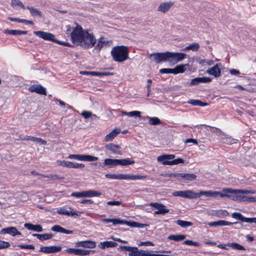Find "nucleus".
Masks as SVG:
<instances>
[{
	"mask_svg": "<svg viewBox=\"0 0 256 256\" xmlns=\"http://www.w3.org/2000/svg\"><path fill=\"white\" fill-rule=\"evenodd\" d=\"M66 32L70 33L72 42L84 48H92L96 43V38L93 33L89 32L87 30H84L82 27L77 24L74 28L70 26H66Z\"/></svg>",
	"mask_w": 256,
	"mask_h": 256,
	"instance_id": "obj_1",
	"label": "nucleus"
},
{
	"mask_svg": "<svg viewBox=\"0 0 256 256\" xmlns=\"http://www.w3.org/2000/svg\"><path fill=\"white\" fill-rule=\"evenodd\" d=\"M186 54L181 52H157L150 54L148 58L156 64L162 62H168L175 64L182 60L186 56Z\"/></svg>",
	"mask_w": 256,
	"mask_h": 256,
	"instance_id": "obj_2",
	"label": "nucleus"
},
{
	"mask_svg": "<svg viewBox=\"0 0 256 256\" xmlns=\"http://www.w3.org/2000/svg\"><path fill=\"white\" fill-rule=\"evenodd\" d=\"M128 50L126 46H120L114 47L111 51V54L114 60L122 62L128 58Z\"/></svg>",
	"mask_w": 256,
	"mask_h": 256,
	"instance_id": "obj_3",
	"label": "nucleus"
},
{
	"mask_svg": "<svg viewBox=\"0 0 256 256\" xmlns=\"http://www.w3.org/2000/svg\"><path fill=\"white\" fill-rule=\"evenodd\" d=\"M175 158L174 154H162L158 156L157 158V160L158 162H160L162 164L164 165H175L178 164H183L184 160L181 158H178L172 160Z\"/></svg>",
	"mask_w": 256,
	"mask_h": 256,
	"instance_id": "obj_4",
	"label": "nucleus"
},
{
	"mask_svg": "<svg viewBox=\"0 0 256 256\" xmlns=\"http://www.w3.org/2000/svg\"><path fill=\"white\" fill-rule=\"evenodd\" d=\"M149 205L157 210L156 211L154 212V214L164 215V214L168 213L170 211L165 205L161 203L150 202Z\"/></svg>",
	"mask_w": 256,
	"mask_h": 256,
	"instance_id": "obj_5",
	"label": "nucleus"
},
{
	"mask_svg": "<svg viewBox=\"0 0 256 256\" xmlns=\"http://www.w3.org/2000/svg\"><path fill=\"white\" fill-rule=\"evenodd\" d=\"M172 195L174 196H180L188 198H196V196H198L196 195V192L191 190L176 191L173 192Z\"/></svg>",
	"mask_w": 256,
	"mask_h": 256,
	"instance_id": "obj_6",
	"label": "nucleus"
},
{
	"mask_svg": "<svg viewBox=\"0 0 256 256\" xmlns=\"http://www.w3.org/2000/svg\"><path fill=\"white\" fill-rule=\"evenodd\" d=\"M221 63H217L214 66L207 70L206 72L215 78H218L221 76V70L222 68Z\"/></svg>",
	"mask_w": 256,
	"mask_h": 256,
	"instance_id": "obj_7",
	"label": "nucleus"
},
{
	"mask_svg": "<svg viewBox=\"0 0 256 256\" xmlns=\"http://www.w3.org/2000/svg\"><path fill=\"white\" fill-rule=\"evenodd\" d=\"M58 166H62L64 167L69 168H84V165L82 164H78L76 162H71L65 161V160H58L56 162Z\"/></svg>",
	"mask_w": 256,
	"mask_h": 256,
	"instance_id": "obj_8",
	"label": "nucleus"
},
{
	"mask_svg": "<svg viewBox=\"0 0 256 256\" xmlns=\"http://www.w3.org/2000/svg\"><path fill=\"white\" fill-rule=\"evenodd\" d=\"M102 222H112V224H140V223L131 221L121 220L119 218H104L100 220Z\"/></svg>",
	"mask_w": 256,
	"mask_h": 256,
	"instance_id": "obj_9",
	"label": "nucleus"
},
{
	"mask_svg": "<svg viewBox=\"0 0 256 256\" xmlns=\"http://www.w3.org/2000/svg\"><path fill=\"white\" fill-rule=\"evenodd\" d=\"M118 249L130 252L129 256H140V251L137 247L127 246H121Z\"/></svg>",
	"mask_w": 256,
	"mask_h": 256,
	"instance_id": "obj_10",
	"label": "nucleus"
},
{
	"mask_svg": "<svg viewBox=\"0 0 256 256\" xmlns=\"http://www.w3.org/2000/svg\"><path fill=\"white\" fill-rule=\"evenodd\" d=\"M34 33L38 36L44 40H50L53 42L55 40L54 36L51 33L43 31H34Z\"/></svg>",
	"mask_w": 256,
	"mask_h": 256,
	"instance_id": "obj_11",
	"label": "nucleus"
},
{
	"mask_svg": "<svg viewBox=\"0 0 256 256\" xmlns=\"http://www.w3.org/2000/svg\"><path fill=\"white\" fill-rule=\"evenodd\" d=\"M232 217L235 219L240 220L242 222L256 224V218H245L239 212H234L232 214Z\"/></svg>",
	"mask_w": 256,
	"mask_h": 256,
	"instance_id": "obj_12",
	"label": "nucleus"
},
{
	"mask_svg": "<svg viewBox=\"0 0 256 256\" xmlns=\"http://www.w3.org/2000/svg\"><path fill=\"white\" fill-rule=\"evenodd\" d=\"M62 249V247L60 246H42L39 251L45 254H50L59 252Z\"/></svg>",
	"mask_w": 256,
	"mask_h": 256,
	"instance_id": "obj_13",
	"label": "nucleus"
},
{
	"mask_svg": "<svg viewBox=\"0 0 256 256\" xmlns=\"http://www.w3.org/2000/svg\"><path fill=\"white\" fill-rule=\"evenodd\" d=\"M146 176L133 175L128 174H119L118 176V180H133L146 179Z\"/></svg>",
	"mask_w": 256,
	"mask_h": 256,
	"instance_id": "obj_14",
	"label": "nucleus"
},
{
	"mask_svg": "<svg viewBox=\"0 0 256 256\" xmlns=\"http://www.w3.org/2000/svg\"><path fill=\"white\" fill-rule=\"evenodd\" d=\"M174 2H162L158 7V11L164 14L167 12L174 5Z\"/></svg>",
	"mask_w": 256,
	"mask_h": 256,
	"instance_id": "obj_15",
	"label": "nucleus"
},
{
	"mask_svg": "<svg viewBox=\"0 0 256 256\" xmlns=\"http://www.w3.org/2000/svg\"><path fill=\"white\" fill-rule=\"evenodd\" d=\"M29 90L30 92H35L38 94L46 96V92L44 88L40 84L32 85L29 88Z\"/></svg>",
	"mask_w": 256,
	"mask_h": 256,
	"instance_id": "obj_16",
	"label": "nucleus"
},
{
	"mask_svg": "<svg viewBox=\"0 0 256 256\" xmlns=\"http://www.w3.org/2000/svg\"><path fill=\"white\" fill-rule=\"evenodd\" d=\"M222 192H226L228 193H234V194H254L256 192L254 190H234L230 188H223Z\"/></svg>",
	"mask_w": 256,
	"mask_h": 256,
	"instance_id": "obj_17",
	"label": "nucleus"
},
{
	"mask_svg": "<svg viewBox=\"0 0 256 256\" xmlns=\"http://www.w3.org/2000/svg\"><path fill=\"white\" fill-rule=\"evenodd\" d=\"M0 234H8L12 236H16V235H20L21 232H18L15 227H8L6 228H2L0 231Z\"/></svg>",
	"mask_w": 256,
	"mask_h": 256,
	"instance_id": "obj_18",
	"label": "nucleus"
},
{
	"mask_svg": "<svg viewBox=\"0 0 256 256\" xmlns=\"http://www.w3.org/2000/svg\"><path fill=\"white\" fill-rule=\"evenodd\" d=\"M222 193L216 191H200L199 193H196V195L198 196L196 198H200L202 196H205L206 197H214L216 198L218 196H220Z\"/></svg>",
	"mask_w": 256,
	"mask_h": 256,
	"instance_id": "obj_19",
	"label": "nucleus"
},
{
	"mask_svg": "<svg viewBox=\"0 0 256 256\" xmlns=\"http://www.w3.org/2000/svg\"><path fill=\"white\" fill-rule=\"evenodd\" d=\"M75 246L76 247L82 246L84 248H92L96 247V244L92 240H84L76 243Z\"/></svg>",
	"mask_w": 256,
	"mask_h": 256,
	"instance_id": "obj_20",
	"label": "nucleus"
},
{
	"mask_svg": "<svg viewBox=\"0 0 256 256\" xmlns=\"http://www.w3.org/2000/svg\"><path fill=\"white\" fill-rule=\"evenodd\" d=\"M236 194L223 192V193H222V194H220V197H226L235 201L242 202V196L237 195Z\"/></svg>",
	"mask_w": 256,
	"mask_h": 256,
	"instance_id": "obj_21",
	"label": "nucleus"
},
{
	"mask_svg": "<svg viewBox=\"0 0 256 256\" xmlns=\"http://www.w3.org/2000/svg\"><path fill=\"white\" fill-rule=\"evenodd\" d=\"M182 178L186 181H192L196 178V176L194 174L179 173V180Z\"/></svg>",
	"mask_w": 256,
	"mask_h": 256,
	"instance_id": "obj_22",
	"label": "nucleus"
},
{
	"mask_svg": "<svg viewBox=\"0 0 256 256\" xmlns=\"http://www.w3.org/2000/svg\"><path fill=\"white\" fill-rule=\"evenodd\" d=\"M120 132V129L116 128L113 130L110 133L107 134L104 138L106 142L112 141Z\"/></svg>",
	"mask_w": 256,
	"mask_h": 256,
	"instance_id": "obj_23",
	"label": "nucleus"
},
{
	"mask_svg": "<svg viewBox=\"0 0 256 256\" xmlns=\"http://www.w3.org/2000/svg\"><path fill=\"white\" fill-rule=\"evenodd\" d=\"M106 148L115 154H122L121 151L119 150L120 148V146L119 145L110 144L106 146Z\"/></svg>",
	"mask_w": 256,
	"mask_h": 256,
	"instance_id": "obj_24",
	"label": "nucleus"
},
{
	"mask_svg": "<svg viewBox=\"0 0 256 256\" xmlns=\"http://www.w3.org/2000/svg\"><path fill=\"white\" fill-rule=\"evenodd\" d=\"M57 212L60 214L71 216L74 218L78 216V214L76 213L71 210H67L64 208H60L58 210Z\"/></svg>",
	"mask_w": 256,
	"mask_h": 256,
	"instance_id": "obj_25",
	"label": "nucleus"
},
{
	"mask_svg": "<svg viewBox=\"0 0 256 256\" xmlns=\"http://www.w3.org/2000/svg\"><path fill=\"white\" fill-rule=\"evenodd\" d=\"M26 8L30 10V14L32 16H37L38 18L42 16V13L38 9L30 6H27Z\"/></svg>",
	"mask_w": 256,
	"mask_h": 256,
	"instance_id": "obj_26",
	"label": "nucleus"
},
{
	"mask_svg": "<svg viewBox=\"0 0 256 256\" xmlns=\"http://www.w3.org/2000/svg\"><path fill=\"white\" fill-rule=\"evenodd\" d=\"M80 73L83 74L92 75L94 76H108L110 74L108 72H88V71H82Z\"/></svg>",
	"mask_w": 256,
	"mask_h": 256,
	"instance_id": "obj_27",
	"label": "nucleus"
},
{
	"mask_svg": "<svg viewBox=\"0 0 256 256\" xmlns=\"http://www.w3.org/2000/svg\"><path fill=\"white\" fill-rule=\"evenodd\" d=\"M52 230L56 232H62L66 234H72V231L70 230H66L58 225H55L52 228Z\"/></svg>",
	"mask_w": 256,
	"mask_h": 256,
	"instance_id": "obj_28",
	"label": "nucleus"
},
{
	"mask_svg": "<svg viewBox=\"0 0 256 256\" xmlns=\"http://www.w3.org/2000/svg\"><path fill=\"white\" fill-rule=\"evenodd\" d=\"M34 236H36L40 240H45L51 238L53 236L52 233L44 234H33Z\"/></svg>",
	"mask_w": 256,
	"mask_h": 256,
	"instance_id": "obj_29",
	"label": "nucleus"
},
{
	"mask_svg": "<svg viewBox=\"0 0 256 256\" xmlns=\"http://www.w3.org/2000/svg\"><path fill=\"white\" fill-rule=\"evenodd\" d=\"M84 197H94V196H100L102 194L100 192L89 190L88 191H84Z\"/></svg>",
	"mask_w": 256,
	"mask_h": 256,
	"instance_id": "obj_30",
	"label": "nucleus"
},
{
	"mask_svg": "<svg viewBox=\"0 0 256 256\" xmlns=\"http://www.w3.org/2000/svg\"><path fill=\"white\" fill-rule=\"evenodd\" d=\"M186 236L184 234H178V235H174L171 234L170 235L168 238L170 240H172L176 242H179L182 240H184L186 238Z\"/></svg>",
	"mask_w": 256,
	"mask_h": 256,
	"instance_id": "obj_31",
	"label": "nucleus"
},
{
	"mask_svg": "<svg viewBox=\"0 0 256 256\" xmlns=\"http://www.w3.org/2000/svg\"><path fill=\"white\" fill-rule=\"evenodd\" d=\"M4 33L12 35H20V34H27V31H24L20 30H6Z\"/></svg>",
	"mask_w": 256,
	"mask_h": 256,
	"instance_id": "obj_32",
	"label": "nucleus"
},
{
	"mask_svg": "<svg viewBox=\"0 0 256 256\" xmlns=\"http://www.w3.org/2000/svg\"><path fill=\"white\" fill-rule=\"evenodd\" d=\"M106 166H116L118 165V159L106 158L104 160Z\"/></svg>",
	"mask_w": 256,
	"mask_h": 256,
	"instance_id": "obj_33",
	"label": "nucleus"
},
{
	"mask_svg": "<svg viewBox=\"0 0 256 256\" xmlns=\"http://www.w3.org/2000/svg\"><path fill=\"white\" fill-rule=\"evenodd\" d=\"M118 165L121 166H127L132 164L134 163V160L132 158H126L118 160Z\"/></svg>",
	"mask_w": 256,
	"mask_h": 256,
	"instance_id": "obj_34",
	"label": "nucleus"
},
{
	"mask_svg": "<svg viewBox=\"0 0 256 256\" xmlns=\"http://www.w3.org/2000/svg\"><path fill=\"white\" fill-rule=\"evenodd\" d=\"M24 226L28 230L37 232L42 231V228L40 225H24Z\"/></svg>",
	"mask_w": 256,
	"mask_h": 256,
	"instance_id": "obj_35",
	"label": "nucleus"
},
{
	"mask_svg": "<svg viewBox=\"0 0 256 256\" xmlns=\"http://www.w3.org/2000/svg\"><path fill=\"white\" fill-rule=\"evenodd\" d=\"M187 64L184 65V64H180L177 66L175 67V68H173V74H178L179 73H182L184 72L186 70V66Z\"/></svg>",
	"mask_w": 256,
	"mask_h": 256,
	"instance_id": "obj_36",
	"label": "nucleus"
},
{
	"mask_svg": "<svg viewBox=\"0 0 256 256\" xmlns=\"http://www.w3.org/2000/svg\"><path fill=\"white\" fill-rule=\"evenodd\" d=\"M11 5L14 8H17L18 7L22 8L23 9L26 8L20 0H12Z\"/></svg>",
	"mask_w": 256,
	"mask_h": 256,
	"instance_id": "obj_37",
	"label": "nucleus"
},
{
	"mask_svg": "<svg viewBox=\"0 0 256 256\" xmlns=\"http://www.w3.org/2000/svg\"><path fill=\"white\" fill-rule=\"evenodd\" d=\"M200 48V45L198 43L194 42L192 44H190V45L186 46L184 50H192V51H197Z\"/></svg>",
	"mask_w": 256,
	"mask_h": 256,
	"instance_id": "obj_38",
	"label": "nucleus"
},
{
	"mask_svg": "<svg viewBox=\"0 0 256 256\" xmlns=\"http://www.w3.org/2000/svg\"><path fill=\"white\" fill-rule=\"evenodd\" d=\"M122 114L130 116L140 117L141 112L139 111H132L130 112H126V111H122Z\"/></svg>",
	"mask_w": 256,
	"mask_h": 256,
	"instance_id": "obj_39",
	"label": "nucleus"
},
{
	"mask_svg": "<svg viewBox=\"0 0 256 256\" xmlns=\"http://www.w3.org/2000/svg\"><path fill=\"white\" fill-rule=\"evenodd\" d=\"M188 103L193 106H208V103L202 102L199 100H190L188 101Z\"/></svg>",
	"mask_w": 256,
	"mask_h": 256,
	"instance_id": "obj_40",
	"label": "nucleus"
},
{
	"mask_svg": "<svg viewBox=\"0 0 256 256\" xmlns=\"http://www.w3.org/2000/svg\"><path fill=\"white\" fill-rule=\"evenodd\" d=\"M228 246L238 250H245V248L242 245L236 242H230L227 244Z\"/></svg>",
	"mask_w": 256,
	"mask_h": 256,
	"instance_id": "obj_41",
	"label": "nucleus"
},
{
	"mask_svg": "<svg viewBox=\"0 0 256 256\" xmlns=\"http://www.w3.org/2000/svg\"><path fill=\"white\" fill-rule=\"evenodd\" d=\"M106 42L104 38H100L98 41V44L95 46L94 48L98 51H100L101 48L106 44Z\"/></svg>",
	"mask_w": 256,
	"mask_h": 256,
	"instance_id": "obj_42",
	"label": "nucleus"
},
{
	"mask_svg": "<svg viewBox=\"0 0 256 256\" xmlns=\"http://www.w3.org/2000/svg\"><path fill=\"white\" fill-rule=\"evenodd\" d=\"M98 160V158L90 155L82 154V161L93 162Z\"/></svg>",
	"mask_w": 256,
	"mask_h": 256,
	"instance_id": "obj_43",
	"label": "nucleus"
},
{
	"mask_svg": "<svg viewBox=\"0 0 256 256\" xmlns=\"http://www.w3.org/2000/svg\"><path fill=\"white\" fill-rule=\"evenodd\" d=\"M242 202H256V197L242 196Z\"/></svg>",
	"mask_w": 256,
	"mask_h": 256,
	"instance_id": "obj_44",
	"label": "nucleus"
},
{
	"mask_svg": "<svg viewBox=\"0 0 256 256\" xmlns=\"http://www.w3.org/2000/svg\"><path fill=\"white\" fill-rule=\"evenodd\" d=\"M149 123L152 125H157L160 124V120L156 117L150 118Z\"/></svg>",
	"mask_w": 256,
	"mask_h": 256,
	"instance_id": "obj_45",
	"label": "nucleus"
},
{
	"mask_svg": "<svg viewBox=\"0 0 256 256\" xmlns=\"http://www.w3.org/2000/svg\"><path fill=\"white\" fill-rule=\"evenodd\" d=\"M90 252H91V250H85L78 248L76 255L87 256L90 254Z\"/></svg>",
	"mask_w": 256,
	"mask_h": 256,
	"instance_id": "obj_46",
	"label": "nucleus"
},
{
	"mask_svg": "<svg viewBox=\"0 0 256 256\" xmlns=\"http://www.w3.org/2000/svg\"><path fill=\"white\" fill-rule=\"evenodd\" d=\"M152 251L141 250L140 251V256H153L154 254H151Z\"/></svg>",
	"mask_w": 256,
	"mask_h": 256,
	"instance_id": "obj_47",
	"label": "nucleus"
},
{
	"mask_svg": "<svg viewBox=\"0 0 256 256\" xmlns=\"http://www.w3.org/2000/svg\"><path fill=\"white\" fill-rule=\"evenodd\" d=\"M184 244L187 245H194L196 246H200V244L196 242H193L191 240H186L183 242Z\"/></svg>",
	"mask_w": 256,
	"mask_h": 256,
	"instance_id": "obj_48",
	"label": "nucleus"
},
{
	"mask_svg": "<svg viewBox=\"0 0 256 256\" xmlns=\"http://www.w3.org/2000/svg\"><path fill=\"white\" fill-rule=\"evenodd\" d=\"M214 60H201L200 62H199V64H202V66L204 65H205V64H208V66H211L212 64H214Z\"/></svg>",
	"mask_w": 256,
	"mask_h": 256,
	"instance_id": "obj_49",
	"label": "nucleus"
},
{
	"mask_svg": "<svg viewBox=\"0 0 256 256\" xmlns=\"http://www.w3.org/2000/svg\"><path fill=\"white\" fill-rule=\"evenodd\" d=\"M105 245V247L106 248H112L115 247L118 245V244L116 242H111V241H106L105 244H104Z\"/></svg>",
	"mask_w": 256,
	"mask_h": 256,
	"instance_id": "obj_50",
	"label": "nucleus"
},
{
	"mask_svg": "<svg viewBox=\"0 0 256 256\" xmlns=\"http://www.w3.org/2000/svg\"><path fill=\"white\" fill-rule=\"evenodd\" d=\"M164 176L170 178H174L179 180V173L164 174H162Z\"/></svg>",
	"mask_w": 256,
	"mask_h": 256,
	"instance_id": "obj_51",
	"label": "nucleus"
},
{
	"mask_svg": "<svg viewBox=\"0 0 256 256\" xmlns=\"http://www.w3.org/2000/svg\"><path fill=\"white\" fill-rule=\"evenodd\" d=\"M68 158L70 159H75L79 160H82V154H70Z\"/></svg>",
	"mask_w": 256,
	"mask_h": 256,
	"instance_id": "obj_52",
	"label": "nucleus"
},
{
	"mask_svg": "<svg viewBox=\"0 0 256 256\" xmlns=\"http://www.w3.org/2000/svg\"><path fill=\"white\" fill-rule=\"evenodd\" d=\"M18 246L22 249H34V246L32 244H20L18 245Z\"/></svg>",
	"mask_w": 256,
	"mask_h": 256,
	"instance_id": "obj_53",
	"label": "nucleus"
},
{
	"mask_svg": "<svg viewBox=\"0 0 256 256\" xmlns=\"http://www.w3.org/2000/svg\"><path fill=\"white\" fill-rule=\"evenodd\" d=\"M200 83V78H196L191 80V82H190V86H194L197 85Z\"/></svg>",
	"mask_w": 256,
	"mask_h": 256,
	"instance_id": "obj_54",
	"label": "nucleus"
},
{
	"mask_svg": "<svg viewBox=\"0 0 256 256\" xmlns=\"http://www.w3.org/2000/svg\"><path fill=\"white\" fill-rule=\"evenodd\" d=\"M10 246V244L8 242L0 240V249L7 248Z\"/></svg>",
	"mask_w": 256,
	"mask_h": 256,
	"instance_id": "obj_55",
	"label": "nucleus"
},
{
	"mask_svg": "<svg viewBox=\"0 0 256 256\" xmlns=\"http://www.w3.org/2000/svg\"><path fill=\"white\" fill-rule=\"evenodd\" d=\"M173 68H162L160 70L161 74H173Z\"/></svg>",
	"mask_w": 256,
	"mask_h": 256,
	"instance_id": "obj_56",
	"label": "nucleus"
},
{
	"mask_svg": "<svg viewBox=\"0 0 256 256\" xmlns=\"http://www.w3.org/2000/svg\"><path fill=\"white\" fill-rule=\"evenodd\" d=\"M71 196L76 198H84V192H74L72 194Z\"/></svg>",
	"mask_w": 256,
	"mask_h": 256,
	"instance_id": "obj_57",
	"label": "nucleus"
},
{
	"mask_svg": "<svg viewBox=\"0 0 256 256\" xmlns=\"http://www.w3.org/2000/svg\"><path fill=\"white\" fill-rule=\"evenodd\" d=\"M209 224H236V222H228L224 220H219L218 222H211Z\"/></svg>",
	"mask_w": 256,
	"mask_h": 256,
	"instance_id": "obj_58",
	"label": "nucleus"
},
{
	"mask_svg": "<svg viewBox=\"0 0 256 256\" xmlns=\"http://www.w3.org/2000/svg\"><path fill=\"white\" fill-rule=\"evenodd\" d=\"M82 115L85 118H88L92 116V113L90 112L84 111L82 113Z\"/></svg>",
	"mask_w": 256,
	"mask_h": 256,
	"instance_id": "obj_59",
	"label": "nucleus"
},
{
	"mask_svg": "<svg viewBox=\"0 0 256 256\" xmlns=\"http://www.w3.org/2000/svg\"><path fill=\"white\" fill-rule=\"evenodd\" d=\"M105 176L106 178H112V179H116V180H118V176H119V174H106L105 175Z\"/></svg>",
	"mask_w": 256,
	"mask_h": 256,
	"instance_id": "obj_60",
	"label": "nucleus"
},
{
	"mask_svg": "<svg viewBox=\"0 0 256 256\" xmlns=\"http://www.w3.org/2000/svg\"><path fill=\"white\" fill-rule=\"evenodd\" d=\"M200 83H208L212 81V78L209 77H201Z\"/></svg>",
	"mask_w": 256,
	"mask_h": 256,
	"instance_id": "obj_61",
	"label": "nucleus"
},
{
	"mask_svg": "<svg viewBox=\"0 0 256 256\" xmlns=\"http://www.w3.org/2000/svg\"><path fill=\"white\" fill-rule=\"evenodd\" d=\"M122 202L120 201H109L107 202V204L110 206H120Z\"/></svg>",
	"mask_w": 256,
	"mask_h": 256,
	"instance_id": "obj_62",
	"label": "nucleus"
},
{
	"mask_svg": "<svg viewBox=\"0 0 256 256\" xmlns=\"http://www.w3.org/2000/svg\"><path fill=\"white\" fill-rule=\"evenodd\" d=\"M66 252L70 254H74L76 255L78 248H70L66 250Z\"/></svg>",
	"mask_w": 256,
	"mask_h": 256,
	"instance_id": "obj_63",
	"label": "nucleus"
},
{
	"mask_svg": "<svg viewBox=\"0 0 256 256\" xmlns=\"http://www.w3.org/2000/svg\"><path fill=\"white\" fill-rule=\"evenodd\" d=\"M35 142H38L40 143V144L42 145H45L46 144V141L45 140H44L40 138H36L35 139Z\"/></svg>",
	"mask_w": 256,
	"mask_h": 256,
	"instance_id": "obj_64",
	"label": "nucleus"
}]
</instances>
